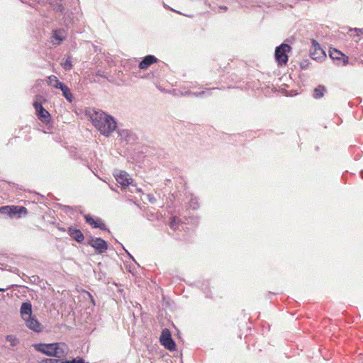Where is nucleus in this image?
I'll return each mask as SVG.
<instances>
[{"mask_svg": "<svg viewBox=\"0 0 363 363\" xmlns=\"http://www.w3.org/2000/svg\"><path fill=\"white\" fill-rule=\"evenodd\" d=\"M291 50V47L288 44L282 43L275 49V59L279 65L286 64L288 61L287 52Z\"/></svg>", "mask_w": 363, "mask_h": 363, "instance_id": "7ed1b4c3", "label": "nucleus"}, {"mask_svg": "<svg viewBox=\"0 0 363 363\" xmlns=\"http://www.w3.org/2000/svg\"><path fill=\"white\" fill-rule=\"evenodd\" d=\"M147 199L148 201L151 203H155L157 199H155V197L152 195V194H147Z\"/></svg>", "mask_w": 363, "mask_h": 363, "instance_id": "7c9ffc66", "label": "nucleus"}, {"mask_svg": "<svg viewBox=\"0 0 363 363\" xmlns=\"http://www.w3.org/2000/svg\"><path fill=\"white\" fill-rule=\"evenodd\" d=\"M71 363H85L84 359L81 357H77L72 360H69Z\"/></svg>", "mask_w": 363, "mask_h": 363, "instance_id": "c85d7f7f", "label": "nucleus"}, {"mask_svg": "<svg viewBox=\"0 0 363 363\" xmlns=\"http://www.w3.org/2000/svg\"><path fill=\"white\" fill-rule=\"evenodd\" d=\"M6 341L9 342L11 345L12 347H14L16 346L18 342H19V340L17 339V337L13 335H8L6 337Z\"/></svg>", "mask_w": 363, "mask_h": 363, "instance_id": "4be33fe9", "label": "nucleus"}, {"mask_svg": "<svg viewBox=\"0 0 363 363\" xmlns=\"http://www.w3.org/2000/svg\"><path fill=\"white\" fill-rule=\"evenodd\" d=\"M118 133L121 138L127 143H133L136 140V135L128 130H119Z\"/></svg>", "mask_w": 363, "mask_h": 363, "instance_id": "f3484780", "label": "nucleus"}, {"mask_svg": "<svg viewBox=\"0 0 363 363\" xmlns=\"http://www.w3.org/2000/svg\"><path fill=\"white\" fill-rule=\"evenodd\" d=\"M33 106L35 109L37 116L40 121L44 123H48L50 120V113L43 106V105L38 102L35 101L33 103Z\"/></svg>", "mask_w": 363, "mask_h": 363, "instance_id": "1a4fd4ad", "label": "nucleus"}, {"mask_svg": "<svg viewBox=\"0 0 363 363\" xmlns=\"http://www.w3.org/2000/svg\"><path fill=\"white\" fill-rule=\"evenodd\" d=\"M160 341L161 345H163L165 349L169 351L176 350V343L172 339L171 333L168 329L165 328L162 330L160 337Z\"/></svg>", "mask_w": 363, "mask_h": 363, "instance_id": "20e7f679", "label": "nucleus"}, {"mask_svg": "<svg viewBox=\"0 0 363 363\" xmlns=\"http://www.w3.org/2000/svg\"><path fill=\"white\" fill-rule=\"evenodd\" d=\"M350 31H354L357 33V35L359 36L360 34H363V28H350Z\"/></svg>", "mask_w": 363, "mask_h": 363, "instance_id": "c756f323", "label": "nucleus"}, {"mask_svg": "<svg viewBox=\"0 0 363 363\" xmlns=\"http://www.w3.org/2000/svg\"><path fill=\"white\" fill-rule=\"evenodd\" d=\"M179 220L176 217H172L171 218V221L169 223V227L175 230L176 229L178 228V226H179Z\"/></svg>", "mask_w": 363, "mask_h": 363, "instance_id": "a878e982", "label": "nucleus"}, {"mask_svg": "<svg viewBox=\"0 0 363 363\" xmlns=\"http://www.w3.org/2000/svg\"><path fill=\"white\" fill-rule=\"evenodd\" d=\"M55 89H60L62 92V96L67 99L69 102H72L74 97L69 88L64 83H57L55 85Z\"/></svg>", "mask_w": 363, "mask_h": 363, "instance_id": "f8f14e48", "label": "nucleus"}, {"mask_svg": "<svg viewBox=\"0 0 363 363\" xmlns=\"http://www.w3.org/2000/svg\"><path fill=\"white\" fill-rule=\"evenodd\" d=\"M96 76L104 77V78H107V77L106 75H104V72L101 70H98L96 72Z\"/></svg>", "mask_w": 363, "mask_h": 363, "instance_id": "2f4dec72", "label": "nucleus"}, {"mask_svg": "<svg viewBox=\"0 0 363 363\" xmlns=\"http://www.w3.org/2000/svg\"><path fill=\"white\" fill-rule=\"evenodd\" d=\"M218 88H211V89H206V90L199 91V92H194L192 93V96L195 97H204V96H209L211 95V91L213 90L217 89Z\"/></svg>", "mask_w": 363, "mask_h": 363, "instance_id": "6ab92c4d", "label": "nucleus"}, {"mask_svg": "<svg viewBox=\"0 0 363 363\" xmlns=\"http://www.w3.org/2000/svg\"><path fill=\"white\" fill-rule=\"evenodd\" d=\"M329 52L330 58L337 65H346L348 64V57L345 56L342 52L339 51L338 50L335 48L330 49Z\"/></svg>", "mask_w": 363, "mask_h": 363, "instance_id": "0eeeda50", "label": "nucleus"}, {"mask_svg": "<svg viewBox=\"0 0 363 363\" xmlns=\"http://www.w3.org/2000/svg\"><path fill=\"white\" fill-rule=\"evenodd\" d=\"M89 118L94 126L102 134L108 137L117 127L114 118L101 110L89 112Z\"/></svg>", "mask_w": 363, "mask_h": 363, "instance_id": "f257e3e1", "label": "nucleus"}, {"mask_svg": "<svg viewBox=\"0 0 363 363\" xmlns=\"http://www.w3.org/2000/svg\"><path fill=\"white\" fill-rule=\"evenodd\" d=\"M26 325V326L30 328V330L35 331V332H40L41 331V325L40 323L34 318L33 317L30 316L25 319Z\"/></svg>", "mask_w": 363, "mask_h": 363, "instance_id": "2eb2a0df", "label": "nucleus"}, {"mask_svg": "<svg viewBox=\"0 0 363 363\" xmlns=\"http://www.w3.org/2000/svg\"><path fill=\"white\" fill-rule=\"evenodd\" d=\"M126 253L128 255L129 257L133 259L134 262H135V260L134 259L133 257L127 251L125 250Z\"/></svg>", "mask_w": 363, "mask_h": 363, "instance_id": "473e14b6", "label": "nucleus"}, {"mask_svg": "<svg viewBox=\"0 0 363 363\" xmlns=\"http://www.w3.org/2000/svg\"><path fill=\"white\" fill-rule=\"evenodd\" d=\"M360 175H361L362 178L363 179V170H362V171L360 172Z\"/></svg>", "mask_w": 363, "mask_h": 363, "instance_id": "c9c22d12", "label": "nucleus"}, {"mask_svg": "<svg viewBox=\"0 0 363 363\" xmlns=\"http://www.w3.org/2000/svg\"><path fill=\"white\" fill-rule=\"evenodd\" d=\"M34 349L47 356L54 357V347L53 343H37L33 345Z\"/></svg>", "mask_w": 363, "mask_h": 363, "instance_id": "9b49d317", "label": "nucleus"}, {"mask_svg": "<svg viewBox=\"0 0 363 363\" xmlns=\"http://www.w3.org/2000/svg\"><path fill=\"white\" fill-rule=\"evenodd\" d=\"M312 46L310 49V55L312 59L315 60H320L324 58L326 55L325 51L320 48L318 43L313 39L311 40Z\"/></svg>", "mask_w": 363, "mask_h": 363, "instance_id": "6e6552de", "label": "nucleus"}, {"mask_svg": "<svg viewBox=\"0 0 363 363\" xmlns=\"http://www.w3.org/2000/svg\"><path fill=\"white\" fill-rule=\"evenodd\" d=\"M52 38L55 40H58L59 42L62 41L65 38V35H62V30H54L53 34H52Z\"/></svg>", "mask_w": 363, "mask_h": 363, "instance_id": "412c9836", "label": "nucleus"}, {"mask_svg": "<svg viewBox=\"0 0 363 363\" xmlns=\"http://www.w3.org/2000/svg\"><path fill=\"white\" fill-rule=\"evenodd\" d=\"M6 289L3 288H0V291H4Z\"/></svg>", "mask_w": 363, "mask_h": 363, "instance_id": "4c0bfd02", "label": "nucleus"}, {"mask_svg": "<svg viewBox=\"0 0 363 363\" xmlns=\"http://www.w3.org/2000/svg\"><path fill=\"white\" fill-rule=\"evenodd\" d=\"M95 225H100L101 228H99L102 230H108V229L106 228V225L102 222L101 219H100V218L95 220Z\"/></svg>", "mask_w": 363, "mask_h": 363, "instance_id": "bb28decb", "label": "nucleus"}, {"mask_svg": "<svg viewBox=\"0 0 363 363\" xmlns=\"http://www.w3.org/2000/svg\"><path fill=\"white\" fill-rule=\"evenodd\" d=\"M192 93L191 91H187L185 92L184 95H189V96H192Z\"/></svg>", "mask_w": 363, "mask_h": 363, "instance_id": "72a5a7b5", "label": "nucleus"}, {"mask_svg": "<svg viewBox=\"0 0 363 363\" xmlns=\"http://www.w3.org/2000/svg\"><path fill=\"white\" fill-rule=\"evenodd\" d=\"M54 347V357L62 358L68 354L69 347L64 342H53Z\"/></svg>", "mask_w": 363, "mask_h": 363, "instance_id": "9d476101", "label": "nucleus"}, {"mask_svg": "<svg viewBox=\"0 0 363 363\" xmlns=\"http://www.w3.org/2000/svg\"><path fill=\"white\" fill-rule=\"evenodd\" d=\"M325 91H326V89L324 86L318 85L314 89L313 96L316 99H320L321 97H323L324 96Z\"/></svg>", "mask_w": 363, "mask_h": 363, "instance_id": "a211bd4d", "label": "nucleus"}, {"mask_svg": "<svg viewBox=\"0 0 363 363\" xmlns=\"http://www.w3.org/2000/svg\"><path fill=\"white\" fill-rule=\"evenodd\" d=\"M67 233L72 239H74L79 243L82 242L84 240V236L83 233L79 229L74 228L71 226L67 228Z\"/></svg>", "mask_w": 363, "mask_h": 363, "instance_id": "4468645a", "label": "nucleus"}, {"mask_svg": "<svg viewBox=\"0 0 363 363\" xmlns=\"http://www.w3.org/2000/svg\"><path fill=\"white\" fill-rule=\"evenodd\" d=\"M116 182L123 187L125 188L130 186L135 191H140V189H138L135 185L132 184L133 180L129 175L124 171H120L118 173L114 174Z\"/></svg>", "mask_w": 363, "mask_h": 363, "instance_id": "39448f33", "label": "nucleus"}, {"mask_svg": "<svg viewBox=\"0 0 363 363\" xmlns=\"http://www.w3.org/2000/svg\"><path fill=\"white\" fill-rule=\"evenodd\" d=\"M88 245L94 248L98 254L105 252L108 249L107 242L102 238L91 236L87 242Z\"/></svg>", "mask_w": 363, "mask_h": 363, "instance_id": "423d86ee", "label": "nucleus"}, {"mask_svg": "<svg viewBox=\"0 0 363 363\" xmlns=\"http://www.w3.org/2000/svg\"><path fill=\"white\" fill-rule=\"evenodd\" d=\"M188 204L189 207L193 210H196L199 208L198 199L196 196H194L193 195H191V198Z\"/></svg>", "mask_w": 363, "mask_h": 363, "instance_id": "aec40b11", "label": "nucleus"}, {"mask_svg": "<svg viewBox=\"0 0 363 363\" xmlns=\"http://www.w3.org/2000/svg\"><path fill=\"white\" fill-rule=\"evenodd\" d=\"M21 315L25 320L26 318L32 316V305L30 301L23 302L21 304Z\"/></svg>", "mask_w": 363, "mask_h": 363, "instance_id": "dca6fc26", "label": "nucleus"}, {"mask_svg": "<svg viewBox=\"0 0 363 363\" xmlns=\"http://www.w3.org/2000/svg\"><path fill=\"white\" fill-rule=\"evenodd\" d=\"M220 9H223L224 10H226L227 9V7L226 6H221Z\"/></svg>", "mask_w": 363, "mask_h": 363, "instance_id": "e433bc0d", "label": "nucleus"}, {"mask_svg": "<svg viewBox=\"0 0 363 363\" xmlns=\"http://www.w3.org/2000/svg\"><path fill=\"white\" fill-rule=\"evenodd\" d=\"M38 363H59V359H51V358H45L42 360L39 361Z\"/></svg>", "mask_w": 363, "mask_h": 363, "instance_id": "cd10ccee", "label": "nucleus"}, {"mask_svg": "<svg viewBox=\"0 0 363 363\" xmlns=\"http://www.w3.org/2000/svg\"><path fill=\"white\" fill-rule=\"evenodd\" d=\"M59 363H71V362L69 360H65V361H63V362H60L59 360Z\"/></svg>", "mask_w": 363, "mask_h": 363, "instance_id": "f704fd0d", "label": "nucleus"}, {"mask_svg": "<svg viewBox=\"0 0 363 363\" xmlns=\"http://www.w3.org/2000/svg\"><path fill=\"white\" fill-rule=\"evenodd\" d=\"M61 65L65 70H70L72 68V64L70 57H68L62 63H61Z\"/></svg>", "mask_w": 363, "mask_h": 363, "instance_id": "393cba45", "label": "nucleus"}, {"mask_svg": "<svg viewBox=\"0 0 363 363\" xmlns=\"http://www.w3.org/2000/svg\"><path fill=\"white\" fill-rule=\"evenodd\" d=\"M158 60L156 57L152 55H146L139 63V68L140 69H147L151 65L157 62Z\"/></svg>", "mask_w": 363, "mask_h": 363, "instance_id": "ddd939ff", "label": "nucleus"}, {"mask_svg": "<svg viewBox=\"0 0 363 363\" xmlns=\"http://www.w3.org/2000/svg\"><path fill=\"white\" fill-rule=\"evenodd\" d=\"M28 210L24 206H4L0 207V215L8 216L10 218H13L16 216L21 217V215H26Z\"/></svg>", "mask_w": 363, "mask_h": 363, "instance_id": "f03ea898", "label": "nucleus"}, {"mask_svg": "<svg viewBox=\"0 0 363 363\" xmlns=\"http://www.w3.org/2000/svg\"><path fill=\"white\" fill-rule=\"evenodd\" d=\"M62 83L60 82L58 78L55 75H51L48 77V84L55 88V85L57 84V83Z\"/></svg>", "mask_w": 363, "mask_h": 363, "instance_id": "b1692460", "label": "nucleus"}, {"mask_svg": "<svg viewBox=\"0 0 363 363\" xmlns=\"http://www.w3.org/2000/svg\"><path fill=\"white\" fill-rule=\"evenodd\" d=\"M86 222L91 225L93 228H101L100 225H95V220L89 214L84 216Z\"/></svg>", "mask_w": 363, "mask_h": 363, "instance_id": "5701e85b", "label": "nucleus"}]
</instances>
